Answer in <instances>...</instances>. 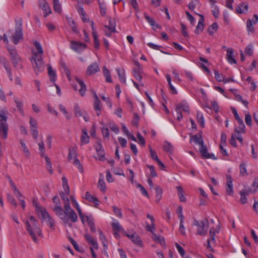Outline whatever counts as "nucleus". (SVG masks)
Segmentation results:
<instances>
[{"label": "nucleus", "instance_id": "1", "mask_svg": "<svg viewBox=\"0 0 258 258\" xmlns=\"http://www.w3.org/2000/svg\"><path fill=\"white\" fill-rule=\"evenodd\" d=\"M26 230L30 234L33 241L36 243H39L37 236H42V233L38 226L37 220L33 216H30L29 221L26 222Z\"/></svg>", "mask_w": 258, "mask_h": 258}, {"label": "nucleus", "instance_id": "2", "mask_svg": "<svg viewBox=\"0 0 258 258\" xmlns=\"http://www.w3.org/2000/svg\"><path fill=\"white\" fill-rule=\"evenodd\" d=\"M64 209L56 215L59 217L64 225H67L71 227L72 224L70 221L73 223L76 222L78 220L77 215L70 206L64 207Z\"/></svg>", "mask_w": 258, "mask_h": 258}, {"label": "nucleus", "instance_id": "3", "mask_svg": "<svg viewBox=\"0 0 258 258\" xmlns=\"http://www.w3.org/2000/svg\"><path fill=\"white\" fill-rule=\"evenodd\" d=\"M8 112L7 110H0V135L1 138L6 140L8 137V124L7 123Z\"/></svg>", "mask_w": 258, "mask_h": 258}, {"label": "nucleus", "instance_id": "4", "mask_svg": "<svg viewBox=\"0 0 258 258\" xmlns=\"http://www.w3.org/2000/svg\"><path fill=\"white\" fill-rule=\"evenodd\" d=\"M23 39V34L22 32V19L21 18L16 21L15 26V32L11 36L12 42L15 44H17L20 40Z\"/></svg>", "mask_w": 258, "mask_h": 258}, {"label": "nucleus", "instance_id": "5", "mask_svg": "<svg viewBox=\"0 0 258 258\" xmlns=\"http://www.w3.org/2000/svg\"><path fill=\"white\" fill-rule=\"evenodd\" d=\"M194 225L197 226V234L202 236H205L209 228V222L207 219L205 221H198L195 220Z\"/></svg>", "mask_w": 258, "mask_h": 258}, {"label": "nucleus", "instance_id": "6", "mask_svg": "<svg viewBox=\"0 0 258 258\" xmlns=\"http://www.w3.org/2000/svg\"><path fill=\"white\" fill-rule=\"evenodd\" d=\"M8 51L14 67L17 69H22V59L16 50L14 48H8Z\"/></svg>", "mask_w": 258, "mask_h": 258}, {"label": "nucleus", "instance_id": "7", "mask_svg": "<svg viewBox=\"0 0 258 258\" xmlns=\"http://www.w3.org/2000/svg\"><path fill=\"white\" fill-rule=\"evenodd\" d=\"M32 59L34 63L32 61L34 70L36 74L43 72L44 70V64L42 56H33Z\"/></svg>", "mask_w": 258, "mask_h": 258}, {"label": "nucleus", "instance_id": "8", "mask_svg": "<svg viewBox=\"0 0 258 258\" xmlns=\"http://www.w3.org/2000/svg\"><path fill=\"white\" fill-rule=\"evenodd\" d=\"M181 111L189 113V108L188 106L185 103H180L176 106L175 111L176 112V118L178 121L181 120L183 117Z\"/></svg>", "mask_w": 258, "mask_h": 258}, {"label": "nucleus", "instance_id": "9", "mask_svg": "<svg viewBox=\"0 0 258 258\" xmlns=\"http://www.w3.org/2000/svg\"><path fill=\"white\" fill-rule=\"evenodd\" d=\"M108 21L109 25L105 26V29L104 32L105 35L107 36L110 37L112 33H114L116 32V23L115 20L111 18H108Z\"/></svg>", "mask_w": 258, "mask_h": 258}, {"label": "nucleus", "instance_id": "10", "mask_svg": "<svg viewBox=\"0 0 258 258\" xmlns=\"http://www.w3.org/2000/svg\"><path fill=\"white\" fill-rule=\"evenodd\" d=\"M74 108L75 114L76 117H82L86 122L89 120V117L88 114L85 110H81L78 104H76L74 105Z\"/></svg>", "mask_w": 258, "mask_h": 258}, {"label": "nucleus", "instance_id": "11", "mask_svg": "<svg viewBox=\"0 0 258 258\" xmlns=\"http://www.w3.org/2000/svg\"><path fill=\"white\" fill-rule=\"evenodd\" d=\"M70 47L76 52H80L86 48L87 45L83 43L72 41Z\"/></svg>", "mask_w": 258, "mask_h": 258}, {"label": "nucleus", "instance_id": "12", "mask_svg": "<svg viewBox=\"0 0 258 258\" xmlns=\"http://www.w3.org/2000/svg\"><path fill=\"white\" fill-rule=\"evenodd\" d=\"M199 151L201 154L202 157L204 159L211 158L214 160L216 159V158L215 157L214 154H210L208 152L207 147L204 145V144L200 146Z\"/></svg>", "mask_w": 258, "mask_h": 258}, {"label": "nucleus", "instance_id": "13", "mask_svg": "<svg viewBox=\"0 0 258 258\" xmlns=\"http://www.w3.org/2000/svg\"><path fill=\"white\" fill-rule=\"evenodd\" d=\"M38 6L43 10L44 13V17H46L51 13V10L46 0H39Z\"/></svg>", "mask_w": 258, "mask_h": 258}, {"label": "nucleus", "instance_id": "14", "mask_svg": "<svg viewBox=\"0 0 258 258\" xmlns=\"http://www.w3.org/2000/svg\"><path fill=\"white\" fill-rule=\"evenodd\" d=\"M40 211L41 212L42 216L43 217V218H46L48 219V224L49 225L50 228L54 230V225L55 224L54 221L51 218L50 216L45 209H40Z\"/></svg>", "mask_w": 258, "mask_h": 258}, {"label": "nucleus", "instance_id": "15", "mask_svg": "<svg viewBox=\"0 0 258 258\" xmlns=\"http://www.w3.org/2000/svg\"><path fill=\"white\" fill-rule=\"evenodd\" d=\"M53 202L54 204L52 210L57 215L59 212H61L62 208L59 198L58 196H55L52 199Z\"/></svg>", "mask_w": 258, "mask_h": 258}, {"label": "nucleus", "instance_id": "16", "mask_svg": "<svg viewBox=\"0 0 258 258\" xmlns=\"http://www.w3.org/2000/svg\"><path fill=\"white\" fill-rule=\"evenodd\" d=\"M111 226L113 231L114 235L116 238L119 236V232H125L123 228L120 225L118 222L112 223Z\"/></svg>", "mask_w": 258, "mask_h": 258}, {"label": "nucleus", "instance_id": "17", "mask_svg": "<svg viewBox=\"0 0 258 258\" xmlns=\"http://www.w3.org/2000/svg\"><path fill=\"white\" fill-rule=\"evenodd\" d=\"M99 70L100 69L98 64L96 62H94L88 66L86 70V74L90 76L99 72Z\"/></svg>", "mask_w": 258, "mask_h": 258}, {"label": "nucleus", "instance_id": "18", "mask_svg": "<svg viewBox=\"0 0 258 258\" xmlns=\"http://www.w3.org/2000/svg\"><path fill=\"white\" fill-rule=\"evenodd\" d=\"M196 14L200 17V19L199 21L198 24L195 30V33L198 34L200 32H202L204 29V16L202 14H199L198 13Z\"/></svg>", "mask_w": 258, "mask_h": 258}, {"label": "nucleus", "instance_id": "19", "mask_svg": "<svg viewBox=\"0 0 258 258\" xmlns=\"http://www.w3.org/2000/svg\"><path fill=\"white\" fill-rule=\"evenodd\" d=\"M227 178V185L226 187V192L227 194L229 195H231L233 191V179L231 176L229 175H227L226 176Z\"/></svg>", "mask_w": 258, "mask_h": 258}, {"label": "nucleus", "instance_id": "20", "mask_svg": "<svg viewBox=\"0 0 258 258\" xmlns=\"http://www.w3.org/2000/svg\"><path fill=\"white\" fill-rule=\"evenodd\" d=\"M34 45L35 46L37 51L33 52V56H42L43 50L40 43L39 42L35 41L34 42Z\"/></svg>", "mask_w": 258, "mask_h": 258}, {"label": "nucleus", "instance_id": "21", "mask_svg": "<svg viewBox=\"0 0 258 258\" xmlns=\"http://www.w3.org/2000/svg\"><path fill=\"white\" fill-rule=\"evenodd\" d=\"M75 80L78 82V83L80 86L81 88L79 90L80 95L82 96H84L86 91V85L84 84V82L82 80H80L78 77H76L75 78Z\"/></svg>", "mask_w": 258, "mask_h": 258}, {"label": "nucleus", "instance_id": "22", "mask_svg": "<svg viewBox=\"0 0 258 258\" xmlns=\"http://www.w3.org/2000/svg\"><path fill=\"white\" fill-rule=\"evenodd\" d=\"M234 51L232 48H229L227 50V59L230 63H236V61L233 57Z\"/></svg>", "mask_w": 258, "mask_h": 258}, {"label": "nucleus", "instance_id": "23", "mask_svg": "<svg viewBox=\"0 0 258 258\" xmlns=\"http://www.w3.org/2000/svg\"><path fill=\"white\" fill-rule=\"evenodd\" d=\"M177 190V195L179 199V201L181 202H185L186 201V197L184 195V190L183 188L180 186H178L176 187Z\"/></svg>", "mask_w": 258, "mask_h": 258}, {"label": "nucleus", "instance_id": "24", "mask_svg": "<svg viewBox=\"0 0 258 258\" xmlns=\"http://www.w3.org/2000/svg\"><path fill=\"white\" fill-rule=\"evenodd\" d=\"M145 18L148 22L150 25L153 27V29H156L157 28H160V27L158 24L156 23L154 19L147 15L145 14Z\"/></svg>", "mask_w": 258, "mask_h": 258}, {"label": "nucleus", "instance_id": "25", "mask_svg": "<svg viewBox=\"0 0 258 258\" xmlns=\"http://www.w3.org/2000/svg\"><path fill=\"white\" fill-rule=\"evenodd\" d=\"M248 10V6L247 4L241 3L236 8V11L239 14L246 12Z\"/></svg>", "mask_w": 258, "mask_h": 258}, {"label": "nucleus", "instance_id": "26", "mask_svg": "<svg viewBox=\"0 0 258 258\" xmlns=\"http://www.w3.org/2000/svg\"><path fill=\"white\" fill-rule=\"evenodd\" d=\"M85 237L88 242L91 244L95 249L98 248L97 241L90 235L86 234Z\"/></svg>", "mask_w": 258, "mask_h": 258}, {"label": "nucleus", "instance_id": "27", "mask_svg": "<svg viewBox=\"0 0 258 258\" xmlns=\"http://www.w3.org/2000/svg\"><path fill=\"white\" fill-rule=\"evenodd\" d=\"M163 148L164 151L171 153L173 152L174 148L171 144L167 141L164 142Z\"/></svg>", "mask_w": 258, "mask_h": 258}, {"label": "nucleus", "instance_id": "28", "mask_svg": "<svg viewBox=\"0 0 258 258\" xmlns=\"http://www.w3.org/2000/svg\"><path fill=\"white\" fill-rule=\"evenodd\" d=\"M85 199L90 202L93 203L96 205L98 204L99 201L98 199L91 195L88 191L86 192V193Z\"/></svg>", "mask_w": 258, "mask_h": 258}, {"label": "nucleus", "instance_id": "29", "mask_svg": "<svg viewBox=\"0 0 258 258\" xmlns=\"http://www.w3.org/2000/svg\"><path fill=\"white\" fill-rule=\"evenodd\" d=\"M68 196V195H66V192H61L60 193V196L63 201L64 207H68V206H70V202Z\"/></svg>", "mask_w": 258, "mask_h": 258}, {"label": "nucleus", "instance_id": "30", "mask_svg": "<svg viewBox=\"0 0 258 258\" xmlns=\"http://www.w3.org/2000/svg\"><path fill=\"white\" fill-rule=\"evenodd\" d=\"M153 239L156 242L160 243L162 246L165 245L164 239L162 236H158L155 233L153 234Z\"/></svg>", "mask_w": 258, "mask_h": 258}, {"label": "nucleus", "instance_id": "31", "mask_svg": "<svg viewBox=\"0 0 258 258\" xmlns=\"http://www.w3.org/2000/svg\"><path fill=\"white\" fill-rule=\"evenodd\" d=\"M99 236H100V240H101L103 247L105 248H107L108 247V241L103 234V232L101 230H99Z\"/></svg>", "mask_w": 258, "mask_h": 258}, {"label": "nucleus", "instance_id": "32", "mask_svg": "<svg viewBox=\"0 0 258 258\" xmlns=\"http://www.w3.org/2000/svg\"><path fill=\"white\" fill-rule=\"evenodd\" d=\"M48 74L49 76L50 81L52 82H55L56 78V73L50 65L48 67Z\"/></svg>", "mask_w": 258, "mask_h": 258}, {"label": "nucleus", "instance_id": "33", "mask_svg": "<svg viewBox=\"0 0 258 258\" xmlns=\"http://www.w3.org/2000/svg\"><path fill=\"white\" fill-rule=\"evenodd\" d=\"M131 240L136 245L140 246H142V241L137 234H131Z\"/></svg>", "mask_w": 258, "mask_h": 258}, {"label": "nucleus", "instance_id": "34", "mask_svg": "<svg viewBox=\"0 0 258 258\" xmlns=\"http://www.w3.org/2000/svg\"><path fill=\"white\" fill-rule=\"evenodd\" d=\"M94 109L96 112V114L97 116L100 115L101 113V101L94 102L93 103Z\"/></svg>", "mask_w": 258, "mask_h": 258}, {"label": "nucleus", "instance_id": "35", "mask_svg": "<svg viewBox=\"0 0 258 258\" xmlns=\"http://www.w3.org/2000/svg\"><path fill=\"white\" fill-rule=\"evenodd\" d=\"M192 138L193 141L196 144H198L200 146H201L202 145L204 144V141L201 135H195L193 136Z\"/></svg>", "mask_w": 258, "mask_h": 258}, {"label": "nucleus", "instance_id": "36", "mask_svg": "<svg viewBox=\"0 0 258 258\" xmlns=\"http://www.w3.org/2000/svg\"><path fill=\"white\" fill-rule=\"evenodd\" d=\"M3 59L4 60V66L7 72L9 79L10 80V81H12L13 77H12V73L11 72V70L8 66V63L7 60H6L4 58H3Z\"/></svg>", "mask_w": 258, "mask_h": 258}, {"label": "nucleus", "instance_id": "37", "mask_svg": "<svg viewBox=\"0 0 258 258\" xmlns=\"http://www.w3.org/2000/svg\"><path fill=\"white\" fill-rule=\"evenodd\" d=\"M67 21L70 26L72 28V30L75 32H77V26L76 23L72 18H67Z\"/></svg>", "mask_w": 258, "mask_h": 258}, {"label": "nucleus", "instance_id": "38", "mask_svg": "<svg viewBox=\"0 0 258 258\" xmlns=\"http://www.w3.org/2000/svg\"><path fill=\"white\" fill-rule=\"evenodd\" d=\"M209 236L210 238L208 239L211 243L213 244H215L216 240H215V231L214 228H211L209 231Z\"/></svg>", "mask_w": 258, "mask_h": 258}, {"label": "nucleus", "instance_id": "39", "mask_svg": "<svg viewBox=\"0 0 258 258\" xmlns=\"http://www.w3.org/2000/svg\"><path fill=\"white\" fill-rule=\"evenodd\" d=\"M103 74L105 77V80L107 82H112V79L110 76L109 71L106 68L105 66L103 67Z\"/></svg>", "mask_w": 258, "mask_h": 258}, {"label": "nucleus", "instance_id": "40", "mask_svg": "<svg viewBox=\"0 0 258 258\" xmlns=\"http://www.w3.org/2000/svg\"><path fill=\"white\" fill-rule=\"evenodd\" d=\"M81 142L83 144H87L89 142V137L86 130H83L82 135L81 137Z\"/></svg>", "mask_w": 258, "mask_h": 258}, {"label": "nucleus", "instance_id": "41", "mask_svg": "<svg viewBox=\"0 0 258 258\" xmlns=\"http://www.w3.org/2000/svg\"><path fill=\"white\" fill-rule=\"evenodd\" d=\"M98 188L102 191L104 192L106 191V185L103 178H99L98 183Z\"/></svg>", "mask_w": 258, "mask_h": 258}, {"label": "nucleus", "instance_id": "42", "mask_svg": "<svg viewBox=\"0 0 258 258\" xmlns=\"http://www.w3.org/2000/svg\"><path fill=\"white\" fill-rule=\"evenodd\" d=\"M14 102L16 103V106L20 113L23 115H24V110L23 109V103L18 100V98L16 97H14Z\"/></svg>", "mask_w": 258, "mask_h": 258}, {"label": "nucleus", "instance_id": "43", "mask_svg": "<svg viewBox=\"0 0 258 258\" xmlns=\"http://www.w3.org/2000/svg\"><path fill=\"white\" fill-rule=\"evenodd\" d=\"M116 71L117 72V74H118L120 81L122 83H125L126 79H125V77L124 71L121 72L119 69H116Z\"/></svg>", "mask_w": 258, "mask_h": 258}, {"label": "nucleus", "instance_id": "44", "mask_svg": "<svg viewBox=\"0 0 258 258\" xmlns=\"http://www.w3.org/2000/svg\"><path fill=\"white\" fill-rule=\"evenodd\" d=\"M99 6L100 11V14L102 17L106 15V7L104 3H101L99 1Z\"/></svg>", "mask_w": 258, "mask_h": 258}, {"label": "nucleus", "instance_id": "45", "mask_svg": "<svg viewBox=\"0 0 258 258\" xmlns=\"http://www.w3.org/2000/svg\"><path fill=\"white\" fill-rule=\"evenodd\" d=\"M61 66L63 70V72L65 73L66 76H67L69 80H71V72L70 70L68 68L67 65L64 62H61Z\"/></svg>", "mask_w": 258, "mask_h": 258}, {"label": "nucleus", "instance_id": "46", "mask_svg": "<svg viewBox=\"0 0 258 258\" xmlns=\"http://www.w3.org/2000/svg\"><path fill=\"white\" fill-rule=\"evenodd\" d=\"M155 191L156 202L158 203L162 198V189L160 187L158 186L155 188Z\"/></svg>", "mask_w": 258, "mask_h": 258}, {"label": "nucleus", "instance_id": "47", "mask_svg": "<svg viewBox=\"0 0 258 258\" xmlns=\"http://www.w3.org/2000/svg\"><path fill=\"white\" fill-rule=\"evenodd\" d=\"M218 28V25L216 23H214L211 26H210L208 29V33L212 35L215 32H216Z\"/></svg>", "mask_w": 258, "mask_h": 258}, {"label": "nucleus", "instance_id": "48", "mask_svg": "<svg viewBox=\"0 0 258 258\" xmlns=\"http://www.w3.org/2000/svg\"><path fill=\"white\" fill-rule=\"evenodd\" d=\"M246 28L248 32L253 33L254 29L252 26V21L250 19H248L246 22Z\"/></svg>", "mask_w": 258, "mask_h": 258}, {"label": "nucleus", "instance_id": "49", "mask_svg": "<svg viewBox=\"0 0 258 258\" xmlns=\"http://www.w3.org/2000/svg\"><path fill=\"white\" fill-rule=\"evenodd\" d=\"M245 127V125L239 124L238 126L235 128L234 133H236L237 134L244 133Z\"/></svg>", "mask_w": 258, "mask_h": 258}, {"label": "nucleus", "instance_id": "50", "mask_svg": "<svg viewBox=\"0 0 258 258\" xmlns=\"http://www.w3.org/2000/svg\"><path fill=\"white\" fill-rule=\"evenodd\" d=\"M76 150L75 148L73 147L72 148L70 149L69 151V155L68 156V160L69 161H70L71 160H72L73 156H75V157L76 156Z\"/></svg>", "mask_w": 258, "mask_h": 258}, {"label": "nucleus", "instance_id": "51", "mask_svg": "<svg viewBox=\"0 0 258 258\" xmlns=\"http://www.w3.org/2000/svg\"><path fill=\"white\" fill-rule=\"evenodd\" d=\"M214 74L216 79L218 82H223L225 78V76L223 75L219 74V72L216 70L214 71Z\"/></svg>", "mask_w": 258, "mask_h": 258}, {"label": "nucleus", "instance_id": "52", "mask_svg": "<svg viewBox=\"0 0 258 258\" xmlns=\"http://www.w3.org/2000/svg\"><path fill=\"white\" fill-rule=\"evenodd\" d=\"M240 194L241 196L240 201L241 204H245L247 202L246 196H247V192H244V191L241 190L240 191Z\"/></svg>", "mask_w": 258, "mask_h": 258}, {"label": "nucleus", "instance_id": "53", "mask_svg": "<svg viewBox=\"0 0 258 258\" xmlns=\"http://www.w3.org/2000/svg\"><path fill=\"white\" fill-rule=\"evenodd\" d=\"M93 37L94 38V47L96 49H98L99 48V42L98 38L97 33L95 34V32L93 33Z\"/></svg>", "mask_w": 258, "mask_h": 258}, {"label": "nucleus", "instance_id": "54", "mask_svg": "<svg viewBox=\"0 0 258 258\" xmlns=\"http://www.w3.org/2000/svg\"><path fill=\"white\" fill-rule=\"evenodd\" d=\"M113 212L115 214V215L120 218H121L122 217V213L121 209L117 207L116 206L114 205L112 207Z\"/></svg>", "mask_w": 258, "mask_h": 258}, {"label": "nucleus", "instance_id": "55", "mask_svg": "<svg viewBox=\"0 0 258 258\" xmlns=\"http://www.w3.org/2000/svg\"><path fill=\"white\" fill-rule=\"evenodd\" d=\"M20 144L21 145L23 151L25 153L26 156L27 157H29V156H30V153H29V150H28V149L26 144L22 141H20Z\"/></svg>", "mask_w": 258, "mask_h": 258}, {"label": "nucleus", "instance_id": "56", "mask_svg": "<svg viewBox=\"0 0 258 258\" xmlns=\"http://www.w3.org/2000/svg\"><path fill=\"white\" fill-rule=\"evenodd\" d=\"M39 149L40 152V155L41 157L44 156L45 148L44 144L43 141L40 142L38 143Z\"/></svg>", "mask_w": 258, "mask_h": 258}, {"label": "nucleus", "instance_id": "57", "mask_svg": "<svg viewBox=\"0 0 258 258\" xmlns=\"http://www.w3.org/2000/svg\"><path fill=\"white\" fill-rule=\"evenodd\" d=\"M240 174L243 176L246 174V169L245 164L242 162L239 165Z\"/></svg>", "mask_w": 258, "mask_h": 258}, {"label": "nucleus", "instance_id": "58", "mask_svg": "<svg viewBox=\"0 0 258 258\" xmlns=\"http://www.w3.org/2000/svg\"><path fill=\"white\" fill-rule=\"evenodd\" d=\"M30 130L38 128L37 121L36 120L33 119L32 117H30Z\"/></svg>", "mask_w": 258, "mask_h": 258}, {"label": "nucleus", "instance_id": "59", "mask_svg": "<svg viewBox=\"0 0 258 258\" xmlns=\"http://www.w3.org/2000/svg\"><path fill=\"white\" fill-rule=\"evenodd\" d=\"M53 8L54 11L56 12H57L58 13H60L61 12V5L60 3L58 2H53Z\"/></svg>", "mask_w": 258, "mask_h": 258}, {"label": "nucleus", "instance_id": "60", "mask_svg": "<svg viewBox=\"0 0 258 258\" xmlns=\"http://www.w3.org/2000/svg\"><path fill=\"white\" fill-rule=\"evenodd\" d=\"M147 167L149 169L150 171V174L152 177H156L157 174L155 170V167L153 165H147Z\"/></svg>", "mask_w": 258, "mask_h": 258}, {"label": "nucleus", "instance_id": "61", "mask_svg": "<svg viewBox=\"0 0 258 258\" xmlns=\"http://www.w3.org/2000/svg\"><path fill=\"white\" fill-rule=\"evenodd\" d=\"M149 152L151 158L154 160L156 161L159 159L156 152L154 150H153L150 147H149Z\"/></svg>", "mask_w": 258, "mask_h": 258}, {"label": "nucleus", "instance_id": "62", "mask_svg": "<svg viewBox=\"0 0 258 258\" xmlns=\"http://www.w3.org/2000/svg\"><path fill=\"white\" fill-rule=\"evenodd\" d=\"M7 198L9 202L13 205H14L15 207H17V204L14 199V197L10 194L7 195Z\"/></svg>", "mask_w": 258, "mask_h": 258}, {"label": "nucleus", "instance_id": "63", "mask_svg": "<svg viewBox=\"0 0 258 258\" xmlns=\"http://www.w3.org/2000/svg\"><path fill=\"white\" fill-rule=\"evenodd\" d=\"M175 245L180 255L183 256L185 254V251L183 248L178 243H175Z\"/></svg>", "mask_w": 258, "mask_h": 258}, {"label": "nucleus", "instance_id": "64", "mask_svg": "<svg viewBox=\"0 0 258 258\" xmlns=\"http://www.w3.org/2000/svg\"><path fill=\"white\" fill-rule=\"evenodd\" d=\"M134 76L135 78L139 81H141L142 79V76L141 74V73L138 70L134 71Z\"/></svg>", "mask_w": 258, "mask_h": 258}]
</instances>
